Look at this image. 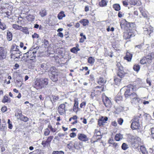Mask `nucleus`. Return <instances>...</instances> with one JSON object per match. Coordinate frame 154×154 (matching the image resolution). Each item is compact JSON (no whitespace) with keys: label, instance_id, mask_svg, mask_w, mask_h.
Here are the masks:
<instances>
[{"label":"nucleus","instance_id":"4d7b16f0","mask_svg":"<svg viewBox=\"0 0 154 154\" xmlns=\"http://www.w3.org/2000/svg\"><path fill=\"white\" fill-rule=\"evenodd\" d=\"M98 124L99 126H101L102 125H104V122H102L101 119L99 120Z\"/></svg>","mask_w":154,"mask_h":154},{"label":"nucleus","instance_id":"3c124183","mask_svg":"<svg viewBox=\"0 0 154 154\" xmlns=\"http://www.w3.org/2000/svg\"><path fill=\"white\" fill-rule=\"evenodd\" d=\"M50 133V131L48 129H46L44 132V135L46 136H48L49 135Z\"/></svg>","mask_w":154,"mask_h":154},{"label":"nucleus","instance_id":"603ef678","mask_svg":"<svg viewBox=\"0 0 154 154\" xmlns=\"http://www.w3.org/2000/svg\"><path fill=\"white\" fill-rule=\"evenodd\" d=\"M42 144L44 147H45L46 145H48L50 144L47 142L46 140V141H43L42 143Z\"/></svg>","mask_w":154,"mask_h":154},{"label":"nucleus","instance_id":"09e8293b","mask_svg":"<svg viewBox=\"0 0 154 154\" xmlns=\"http://www.w3.org/2000/svg\"><path fill=\"white\" fill-rule=\"evenodd\" d=\"M53 136H50L46 140L47 142H48V143L50 144V142H51V140L53 139Z\"/></svg>","mask_w":154,"mask_h":154},{"label":"nucleus","instance_id":"0eeeda50","mask_svg":"<svg viewBox=\"0 0 154 154\" xmlns=\"http://www.w3.org/2000/svg\"><path fill=\"white\" fill-rule=\"evenodd\" d=\"M103 101L104 105L107 107L109 108L111 107L112 103L110 99L105 95H103Z\"/></svg>","mask_w":154,"mask_h":154},{"label":"nucleus","instance_id":"774afa93","mask_svg":"<svg viewBox=\"0 0 154 154\" xmlns=\"http://www.w3.org/2000/svg\"><path fill=\"white\" fill-rule=\"evenodd\" d=\"M86 105V103L85 102H82L80 104V107L81 108L83 107L84 106H85Z\"/></svg>","mask_w":154,"mask_h":154},{"label":"nucleus","instance_id":"de8ad7c7","mask_svg":"<svg viewBox=\"0 0 154 154\" xmlns=\"http://www.w3.org/2000/svg\"><path fill=\"white\" fill-rule=\"evenodd\" d=\"M117 122L119 124L122 125L123 122V120L122 118H119L118 119Z\"/></svg>","mask_w":154,"mask_h":154},{"label":"nucleus","instance_id":"49530a36","mask_svg":"<svg viewBox=\"0 0 154 154\" xmlns=\"http://www.w3.org/2000/svg\"><path fill=\"white\" fill-rule=\"evenodd\" d=\"M52 98L53 99V100L54 102L57 100L59 99V97L58 96L55 95H52Z\"/></svg>","mask_w":154,"mask_h":154},{"label":"nucleus","instance_id":"7ed1b4c3","mask_svg":"<svg viewBox=\"0 0 154 154\" xmlns=\"http://www.w3.org/2000/svg\"><path fill=\"white\" fill-rule=\"evenodd\" d=\"M50 73V79L53 82H56L57 81L58 70L54 67H51L49 71Z\"/></svg>","mask_w":154,"mask_h":154},{"label":"nucleus","instance_id":"2eb2a0df","mask_svg":"<svg viewBox=\"0 0 154 154\" xmlns=\"http://www.w3.org/2000/svg\"><path fill=\"white\" fill-rule=\"evenodd\" d=\"M78 138L79 140L85 142L89 140L87 136L83 134H78Z\"/></svg>","mask_w":154,"mask_h":154},{"label":"nucleus","instance_id":"f257e3e1","mask_svg":"<svg viewBox=\"0 0 154 154\" xmlns=\"http://www.w3.org/2000/svg\"><path fill=\"white\" fill-rule=\"evenodd\" d=\"M116 66L118 72L117 73V76L114 79V81L115 84L118 85L120 83L122 78L125 76V73L124 72L123 67L119 62L117 63Z\"/></svg>","mask_w":154,"mask_h":154},{"label":"nucleus","instance_id":"0e129e2a","mask_svg":"<svg viewBox=\"0 0 154 154\" xmlns=\"http://www.w3.org/2000/svg\"><path fill=\"white\" fill-rule=\"evenodd\" d=\"M112 125L114 127H116L117 126V124L116 121H114L111 122Z\"/></svg>","mask_w":154,"mask_h":154},{"label":"nucleus","instance_id":"a18cd8bd","mask_svg":"<svg viewBox=\"0 0 154 154\" xmlns=\"http://www.w3.org/2000/svg\"><path fill=\"white\" fill-rule=\"evenodd\" d=\"M140 63L141 64H144L147 63L146 60V58L145 57H143L142 59L140 60Z\"/></svg>","mask_w":154,"mask_h":154},{"label":"nucleus","instance_id":"79ce46f5","mask_svg":"<svg viewBox=\"0 0 154 154\" xmlns=\"http://www.w3.org/2000/svg\"><path fill=\"white\" fill-rule=\"evenodd\" d=\"M128 148V145L125 143H123L122 146V149L124 150L127 149Z\"/></svg>","mask_w":154,"mask_h":154},{"label":"nucleus","instance_id":"680f3d73","mask_svg":"<svg viewBox=\"0 0 154 154\" xmlns=\"http://www.w3.org/2000/svg\"><path fill=\"white\" fill-rule=\"evenodd\" d=\"M7 108L6 106H4L2 107L1 109L2 111L4 112L6 111Z\"/></svg>","mask_w":154,"mask_h":154},{"label":"nucleus","instance_id":"5fc2aeb1","mask_svg":"<svg viewBox=\"0 0 154 154\" xmlns=\"http://www.w3.org/2000/svg\"><path fill=\"white\" fill-rule=\"evenodd\" d=\"M100 119L102 122H104V124L106 122V121L108 120V118L107 117H102Z\"/></svg>","mask_w":154,"mask_h":154},{"label":"nucleus","instance_id":"ea45409f","mask_svg":"<svg viewBox=\"0 0 154 154\" xmlns=\"http://www.w3.org/2000/svg\"><path fill=\"white\" fill-rule=\"evenodd\" d=\"M122 97L121 95L120 94L118 93L116 97V102H117V101L121 100H122Z\"/></svg>","mask_w":154,"mask_h":154},{"label":"nucleus","instance_id":"412c9836","mask_svg":"<svg viewBox=\"0 0 154 154\" xmlns=\"http://www.w3.org/2000/svg\"><path fill=\"white\" fill-rule=\"evenodd\" d=\"M7 129L6 122H5V124H2L0 125V130L3 131L6 133V130Z\"/></svg>","mask_w":154,"mask_h":154},{"label":"nucleus","instance_id":"1a4fd4ad","mask_svg":"<svg viewBox=\"0 0 154 154\" xmlns=\"http://www.w3.org/2000/svg\"><path fill=\"white\" fill-rule=\"evenodd\" d=\"M66 106L65 104H61L58 107V111L59 114L62 115L66 113Z\"/></svg>","mask_w":154,"mask_h":154},{"label":"nucleus","instance_id":"052dcab7","mask_svg":"<svg viewBox=\"0 0 154 154\" xmlns=\"http://www.w3.org/2000/svg\"><path fill=\"white\" fill-rule=\"evenodd\" d=\"M143 45V44L142 43L141 44H140L138 45H137L135 46V48H137L139 49H140L141 48L142 46Z\"/></svg>","mask_w":154,"mask_h":154},{"label":"nucleus","instance_id":"423d86ee","mask_svg":"<svg viewBox=\"0 0 154 154\" xmlns=\"http://www.w3.org/2000/svg\"><path fill=\"white\" fill-rule=\"evenodd\" d=\"M38 47H36L35 48H31V49L27 53L24 54V56L27 57H29L30 60H33L36 57L35 54L36 53V50L38 49Z\"/></svg>","mask_w":154,"mask_h":154},{"label":"nucleus","instance_id":"6e6d98bb","mask_svg":"<svg viewBox=\"0 0 154 154\" xmlns=\"http://www.w3.org/2000/svg\"><path fill=\"white\" fill-rule=\"evenodd\" d=\"M141 8H140V11L141 12V14H142V16L144 17H145V18L147 17V14L144 12H142V11H141Z\"/></svg>","mask_w":154,"mask_h":154},{"label":"nucleus","instance_id":"58836bf2","mask_svg":"<svg viewBox=\"0 0 154 154\" xmlns=\"http://www.w3.org/2000/svg\"><path fill=\"white\" fill-rule=\"evenodd\" d=\"M133 68L134 71L138 72L140 69V67L139 65L135 64Z\"/></svg>","mask_w":154,"mask_h":154},{"label":"nucleus","instance_id":"bb28decb","mask_svg":"<svg viewBox=\"0 0 154 154\" xmlns=\"http://www.w3.org/2000/svg\"><path fill=\"white\" fill-rule=\"evenodd\" d=\"M2 102L3 103H9L11 102V100L10 98H8V96H5L4 97L2 101Z\"/></svg>","mask_w":154,"mask_h":154},{"label":"nucleus","instance_id":"f704fd0d","mask_svg":"<svg viewBox=\"0 0 154 154\" xmlns=\"http://www.w3.org/2000/svg\"><path fill=\"white\" fill-rule=\"evenodd\" d=\"M106 80L102 78H100L98 80V83L100 84H103L106 82Z\"/></svg>","mask_w":154,"mask_h":154},{"label":"nucleus","instance_id":"13d9d810","mask_svg":"<svg viewBox=\"0 0 154 154\" xmlns=\"http://www.w3.org/2000/svg\"><path fill=\"white\" fill-rule=\"evenodd\" d=\"M32 37L33 38H38L39 37V35L37 33H35L34 34L32 35Z\"/></svg>","mask_w":154,"mask_h":154},{"label":"nucleus","instance_id":"6e6552de","mask_svg":"<svg viewBox=\"0 0 154 154\" xmlns=\"http://www.w3.org/2000/svg\"><path fill=\"white\" fill-rule=\"evenodd\" d=\"M131 102L133 105H139L140 104L142 103V98H140L137 97V95L136 94V97H133L131 98Z\"/></svg>","mask_w":154,"mask_h":154},{"label":"nucleus","instance_id":"a19ab883","mask_svg":"<svg viewBox=\"0 0 154 154\" xmlns=\"http://www.w3.org/2000/svg\"><path fill=\"white\" fill-rule=\"evenodd\" d=\"M67 146L69 149H72V148L74 147V144H73L72 142L70 141L67 144Z\"/></svg>","mask_w":154,"mask_h":154},{"label":"nucleus","instance_id":"6ab92c4d","mask_svg":"<svg viewBox=\"0 0 154 154\" xmlns=\"http://www.w3.org/2000/svg\"><path fill=\"white\" fill-rule=\"evenodd\" d=\"M132 57V54L128 52H127L125 56L124 59L127 60L128 61H131Z\"/></svg>","mask_w":154,"mask_h":154},{"label":"nucleus","instance_id":"7c9ffc66","mask_svg":"<svg viewBox=\"0 0 154 154\" xmlns=\"http://www.w3.org/2000/svg\"><path fill=\"white\" fill-rule=\"evenodd\" d=\"M108 2L105 0H102L99 2V5L101 7H104L106 5Z\"/></svg>","mask_w":154,"mask_h":154},{"label":"nucleus","instance_id":"39448f33","mask_svg":"<svg viewBox=\"0 0 154 154\" xmlns=\"http://www.w3.org/2000/svg\"><path fill=\"white\" fill-rule=\"evenodd\" d=\"M140 117L138 116H135L131 120V128L133 130L137 129L139 128L140 126L139 124V119Z\"/></svg>","mask_w":154,"mask_h":154},{"label":"nucleus","instance_id":"c9c22d12","mask_svg":"<svg viewBox=\"0 0 154 154\" xmlns=\"http://www.w3.org/2000/svg\"><path fill=\"white\" fill-rule=\"evenodd\" d=\"M80 22L83 26H85L88 25V20L84 19L81 20Z\"/></svg>","mask_w":154,"mask_h":154},{"label":"nucleus","instance_id":"aec40b11","mask_svg":"<svg viewBox=\"0 0 154 154\" xmlns=\"http://www.w3.org/2000/svg\"><path fill=\"white\" fill-rule=\"evenodd\" d=\"M19 47L18 46L16 45L15 44H13L12 45L11 49V53L13 52V53L14 54V53H15V51L17 50L18 51L19 50Z\"/></svg>","mask_w":154,"mask_h":154},{"label":"nucleus","instance_id":"a211bd4d","mask_svg":"<svg viewBox=\"0 0 154 154\" xmlns=\"http://www.w3.org/2000/svg\"><path fill=\"white\" fill-rule=\"evenodd\" d=\"M74 104L73 107V110L74 112H77L79 109L78 104L79 103L77 99H75L74 100Z\"/></svg>","mask_w":154,"mask_h":154},{"label":"nucleus","instance_id":"dca6fc26","mask_svg":"<svg viewBox=\"0 0 154 154\" xmlns=\"http://www.w3.org/2000/svg\"><path fill=\"white\" fill-rule=\"evenodd\" d=\"M134 36V34L133 32H129L125 33L123 35V37L125 39H127L133 37Z\"/></svg>","mask_w":154,"mask_h":154},{"label":"nucleus","instance_id":"e433bc0d","mask_svg":"<svg viewBox=\"0 0 154 154\" xmlns=\"http://www.w3.org/2000/svg\"><path fill=\"white\" fill-rule=\"evenodd\" d=\"M22 28L21 29L20 31H22L26 34H29V32L27 28L26 27H23L22 26Z\"/></svg>","mask_w":154,"mask_h":154},{"label":"nucleus","instance_id":"4be33fe9","mask_svg":"<svg viewBox=\"0 0 154 154\" xmlns=\"http://www.w3.org/2000/svg\"><path fill=\"white\" fill-rule=\"evenodd\" d=\"M82 146L81 144V143L75 141L74 143V147L75 149H79L82 147Z\"/></svg>","mask_w":154,"mask_h":154},{"label":"nucleus","instance_id":"4468645a","mask_svg":"<svg viewBox=\"0 0 154 154\" xmlns=\"http://www.w3.org/2000/svg\"><path fill=\"white\" fill-rule=\"evenodd\" d=\"M132 142L134 146H135L136 147H137L140 144L141 139L139 137H136L134 138Z\"/></svg>","mask_w":154,"mask_h":154},{"label":"nucleus","instance_id":"c756f323","mask_svg":"<svg viewBox=\"0 0 154 154\" xmlns=\"http://www.w3.org/2000/svg\"><path fill=\"white\" fill-rule=\"evenodd\" d=\"M140 149L143 154H147L148 153L146 148L144 146H140Z\"/></svg>","mask_w":154,"mask_h":154},{"label":"nucleus","instance_id":"4c0bfd02","mask_svg":"<svg viewBox=\"0 0 154 154\" xmlns=\"http://www.w3.org/2000/svg\"><path fill=\"white\" fill-rule=\"evenodd\" d=\"M13 28L15 29L20 30L22 28V26L14 24L12 25Z\"/></svg>","mask_w":154,"mask_h":154},{"label":"nucleus","instance_id":"c03bdc74","mask_svg":"<svg viewBox=\"0 0 154 154\" xmlns=\"http://www.w3.org/2000/svg\"><path fill=\"white\" fill-rule=\"evenodd\" d=\"M144 31L145 32H147L148 33H149V34L151 33V32H152L153 31L152 28H151L150 30L149 29H148L147 28H144Z\"/></svg>","mask_w":154,"mask_h":154},{"label":"nucleus","instance_id":"2f4dec72","mask_svg":"<svg viewBox=\"0 0 154 154\" xmlns=\"http://www.w3.org/2000/svg\"><path fill=\"white\" fill-rule=\"evenodd\" d=\"M113 8L116 11H119L121 9L120 6L118 4H115L113 5Z\"/></svg>","mask_w":154,"mask_h":154},{"label":"nucleus","instance_id":"f03ea898","mask_svg":"<svg viewBox=\"0 0 154 154\" xmlns=\"http://www.w3.org/2000/svg\"><path fill=\"white\" fill-rule=\"evenodd\" d=\"M126 90L124 93L125 97L126 98H131L133 97L136 96V93L134 91L136 90L135 86L130 84L126 87Z\"/></svg>","mask_w":154,"mask_h":154},{"label":"nucleus","instance_id":"864d4df0","mask_svg":"<svg viewBox=\"0 0 154 154\" xmlns=\"http://www.w3.org/2000/svg\"><path fill=\"white\" fill-rule=\"evenodd\" d=\"M70 51L73 53H76L77 52V48L75 47H74L70 49Z\"/></svg>","mask_w":154,"mask_h":154},{"label":"nucleus","instance_id":"8fccbe9b","mask_svg":"<svg viewBox=\"0 0 154 154\" xmlns=\"http://www.w3.org/2000/svg\"><path fill=\"white\" fill-rule=\"evenodd\" d=\"M52 154H64V153L62 151H54L53 152Z\"/></svg>","mask_w":154,"mask_h":154},{"label":"nucleus","instance_id":"9b49d317","mask_svg":"<svg viewBox=\"0 0 154 154\" xmlns=\"http://www.w3.org/2000/svg\"><path fill=\"white\" fill-rule=\"evenodd\" d=\"M120 26L122 29H127L126 28H129L130 26L129 23L128 22L125 20H122L120 23Z\"/></svg>","mask_w":154,"mask_h":154},{"label":"nucleus","instance_id":"9d476101","mask_svg":"<svg viewBox=\"0 0 154 154\" xmlns=\"http://www.w3.org/2000/svg\"><path fill=\"white\" fill-rule=\"evenodd\" d=\"M11 56L12 58L15 59L16 58L19 59L20 58V56L22 54V52L19 50L15 51V53L13 52L11 53Z\"/></svg>","mask_w":154,"mask_h":154},{"label":"nucleus","instance_id":"5701e85b","mask_svg":"<svg viewBox=\"0 0 154 154\" xmlns=\"http://www.w3.org/2000/svg\"><path fill=\"white\" fill-rule=\"evenodd\" d=\"M145 57L146 58L147 62L149 64H150L152 62V60L154 58V55L153 56H152V55H149Z\"/></svg>","mask_w":154,"mask_h":154},{"label":"nucleus","instance_id":"37998d69","mask_svg":"<svg viewBox=\"0 0 154 154\" xmlns=\"http://www.w3.org/2000/svg\"><path fill=\"white\" fill-rule=\"evenodd\" d=\"M146 97L142 98V103H143V104L145 105L146 104H148L149 103V102L148 101H146L145 99H146Z\"/></svg>","mask_w":154,"mask_h":154},{"label":"nucleus","instance_id":"338daca9","mask_svg":"<svg viewBox=\"0 0 154 154\" xmlns=\"http://www.w3.org/2000/svg\"><path fill=\"white\" fill-rule=\"evenodd\" d=\"M113 146L115 148H118L119 147V146L117 143H115L113 144Z\"/></svg>","mask_w":154,"mask_h":154},{"label":"nucleus","instance_id":"bf43d9fd","mask_svg":"<svg viewBox=\"0 0 154 154\" xmlns=\"http://www.w3.org/2000/svg\"><path fill=\"white\" fill-rule=\"evenodd\" d=\"M1 151L2 152V154H4V152L5 150V148L4 146H1Z\"/></svg>","mask_w":154,"mask_h":154},{"label":"nucleus","instance_id":"393cba45","mask_svg":"<svg viewBox=\"0 0 154 154\" xmlns=\"http://www.w3.org/2000/svg\"><path fill=\"white\" fill-rule=\"evenodd\" d=\"M26 18L29 21H33L35 20V17L33 15L29 14L26 17Z\"/></svg>","mask_w":154,"mask_h":154},{"label":"nucleus","instance_id":"20e7f679","mask_svg":"<svg viewBox=\"0 0 154 154\" xmlns=\"http://www.w3.org/2000/svg\"><path fill=\"white\" fill-rule=\"evenodd\" d=\"M48 83V79L47 78L37 79L35 82V85L41 88L47 85Z\"/></svg>","mask_w":154,"mask_h":154},{"label":"nucleus","instance_id":"c85d7f7f","mask_svg":"<svg viewBox=\"0 0 154 154\" xmlns=\"http://www.w3.org/2000/svg\"><path fill=\"white\" fill-rule=\"evenodd\" d=\"M95 61L94 58L92 57H89L88 59V63L91 65H93Z\"/></svg>","mask_w":154,"mask_h":154},{"label":"nucleus","instance_id":"cd10ccee","mask_svg":"<svg viewBox=\"0 0 154 154\" xmlns=\"http://www.w3.org/2000/svg\"><path fill=\"white\" fill-rule=\"evenodd\" d=\"M7 39L9 41H11L12 40V33L8 30L7 32Z\"/></svg>","mask_w":154,"mask_h":154},{"label":"nucleus","instance_id":"f8f14e48","mask_svg":"<svg viewBox=\"0 0 154 154\" xmlns=\"http://www.w3.org/2000/svg\"><path fill=\"white\" fill-rule=\"evenodd\" d=\"M101 136L102 135H101L100 132L97 131V130H95L94 135L93 137V139L95 140L96 139V140L94 141V142L97 141L98 140H99L101 139L102 138Z\"/></svg>","mask_w":154,"mask_h":154},{"label":"nucleus","instance_id":"69168bd1","mask_svg":"<svg viewBox=\"0 0 154 154\" xmlns=\"http://www.w3.org/2000/svg\"><path fill=\"white\" fill-rule=\"evenodd\" d=\"M146 82L147 83L149 84V86L151 85V80L149 79H146Z\"/></svg>","mask_w":154,"mask_h":154},{"label":"nucleus","instance_id":"473e14b6","mask_svg":"<svg viewBox=\"0 0 154 154\" xmlns=\"http://www.w3.org/2000/svg\"><path fill=\"white\" fill-rule=\"evenodd\" d=\"M39 14L42 17H43L47 14L46 11L45 9H42L39 12Z\"/></svg>","mask_w":154,"mask_h":154},{"label":"nucleus","instance_id":"f3484780","mask_svg":"<svg viewBox=\"0 0 154 154\" xmlns=\"http://www.w3.org/2000/svg\"><path fill=\"white\" fill-rule=\"evenodd\" d=\"M6 57V53L2 47H0V60L5 59Z\"/></svg>","mask_w":154,"mask_h":154},{"label":"nucleus","instance_id":"ddd939ff","mask_svg":"<svg viewBox=\"0 0 154 154\" xmlns=\"http://www.w3.org/2000/svg\"><path fill=\"white\" fill-rule=\"evenodd\" d=\"M40 70L43 72H45L48 70L49 68V64L48 63H43L40 64L39 66Z\"/></svg>","mask_w":154,"mask_h":154},{"label":"nucleus","instance_id":"72a5a7b5","mask_svg":"<svg viewBox=\"0 0 154 154\" xmlns=\"http://www.w3.org/2000/svg\"><path fill=\"white\" fill-rule=\"evenodd\" d=\"M21 115V116L20 117V119L24 121V122H26L29 120V118L26 116H24L22 115L21 113H20V116Z\"/></svg>","mask_w":154,"mask_h":154},{"label":"nucleus","instance_id":"e2e57ef3","mask_svg":"<svg viewBox=\"0 0 154 154\" xmlns=\"http://www.w3.org/2000/svg\"><path fill=\"white\" fill-rule=\"evenodd\" d=\"M76 136V134L74 132H72L70 134V136L71 137H74Z\"/></svg>","mask_w":154,"mask_h":154},{"label":"nucleus","instance_id":"b1692460","mask_svg":"<svg viewBox=\"0 0 154 154\" xmlns=\"http://www.w3.org/2000/svg\"><path fill=\"white\" fill-rule=\"evenodd\" d=\"M66 16L64 14V12L63 11H61L57 15V17L60 20H62L63 17H64Z\"/></svg>","mask_w":154,"mask_h":154},{"label":"nucleus","instance_id":"a878e982","mask_svg":"<svg viewBox=\"0 0 154 154\" xmlns=\"http://www.w3.org/2000/svg\"><path fill=\"white\" fill-rule=\"evenodd\" d=\"M123 138L122 135L120 134H117L115 136V139L117 141H119L122 139Z\"/></svg>","mask_w":154,"mask_h":154}]
</instances>
